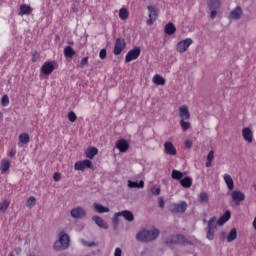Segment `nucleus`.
I'll list each match as a JSON object with an SVG mask.
<instances>
[{
  "mask_svg": "<svg viewBox=\"0 0 256 256\" xmlns=\"http://www.w3.org/2000/svg\"><path fill=\"white\" fill-rule=\"evenodd\" d=\"M231 219V211L227 210L217 221V225L223 226Z\"/></svg>",
  "mask_w": 256,
  "mask_h": 256,
  "instance_id": "nucleus-19",
  "label": "nucleus"
},
{
  "mask_svg": "<svg viewBox=\"0 0 256 256\" xmlns=\"http://www.w3.org/2000/svg\"><path fill=\"white\" fill-rule=\"evenodd\" d=\"M223 179L228 187L229 191H233L235 189V182L233 181V178L229 174H224Z\"/></svg>",
  "mask_w": 256,
  "mask_h": 256,
  "instance_id": "nucleus-16",
  "label": "nucleus"
},
{
  "mask_svg": "<svg viewBox=\"0 0 256 256\" xmlns=\"http://www.w3.org/2000/svg\"><path fill=\"white\" fill-rule=\"evenodd\" d=\"M141 55V48L139 46H135L132 50H130L125 56V63H131V61H135L139 59Z\"/></svg>",
  "mask_w": 256,
  "mask_h": 256,
  "instance_id": "nucleus-4",
  "label": "nucleus"
},
{
  "mask_svg": "<svg viewBox=\"0 0 256 256\" xmlns=\"http://www.w3.org/2000/svg\"><path fill=\"white\" fill-rule=\"evenodd\" d=\"M53 1H57V0H53Z\"/></svg>",
  "mask_w": 256,
  "mask_h": 256,
  "instance_id": "nucleus-60",
  "label": "nucleus"
},
{
  "mask_svg": "<svg viewBox=\"0 0 256 256\" xmlns=\"http://www.w3.org/2000/svg\"><path fill=\"white\" fill-rule=\"evenodd\" d=\"M179 117L182 120L189 121L191 119V113L189 112V107L187 105H182L179 107Z\"/></svg>",
  "mask_w": 256,
  "mask_h": 256,
  "instance_id": "nucleus-11",
  "label": "nucleus"
},
{
  "mask_svg": "<svg viewBox=\"0 0 256 256\" xmlns=\"http://www.w3.org/2000/svg\"><path fill=\"white\" fill-rule=\"evenodd\" d=\"M70 215L73 219H81L87 215V212L82 207H77L71 210Z\"/></svg>",
  "mask_w": 256,
  "mask_h": 256,
  "instance_id": "nucleus-12",
  "label": "nucleus"
},
{
  "mask_svg": "<svg viewBox=\"0 0 256 256\" xmlns=\"http://www.w3.org/2000/svg\"><path fill=\"white\" fill-rule=\"evenodd\" d=\"M82 245H85V247H93L95 246V242H87L85 240H81Z\"/></svg>",
  "mask_w": 256,
  "mask_h": 256,
  "instance_id": "nucleus-52",
  "label": "nucleus"
},
{
  "mask_svg": "<svg viewBox=\"0 0 256 256\" xmlns=\"http://www.w3.org/2000/svg\"><path fill=\"white\" fill-rule=\"evenodd\" d=\"M121 255H123V251L121 250V248H116L114 252V256H121Z\"/></svg>",
  "mask_w": 256,
  "mask_h": 256,
  "instance_id": "nucleus-55",
  "label": "nucleus"
},
{
  "mask_svg": "<svg viewBox=\"0 0 256 256\" xmlns=\"http://www.w3.org/2000/svg\"><path fill=\"white\" fill-rule=\"evenodd\" d=\"M231 199L236 205H240V203L245 199V193L241 190H234L231 192Z\"/></svg>",
  "mask_w": 256,
  "mask_h": 256,
  "instance_id": "nucleus-10",
  "label": "nucleus"
},
{
  "mask_svg": "<svg viewBox=\"0 0 256 256\" xmlns=\"http://www.w3.org/2000/svg\"><path fill=\"white\" fill-rule=\"evenodd\" d=\"M53 179L54 181H61V173L59 172H55L54 175H53Z\"/></svg>",
  "mask_w": 256,
  "mask_h": 256,
  "instance_id": "nucleus-53",
  "label": "nucleus"
},
{
  "mask_svg": "<svg viewBox=\"0 0 256 256\" xmlns=\"http://www.w3.org/2000/svg\"><path fill=\"white\" fill-rule=\"evenodd\" d=\"M31 13H33V8H31V6H29L27 4H22L20 6V12L18 15L23 17V15H31Z\"/></svg>",
  "mask_w": 256,
  "mask_h": 256,
  "instance_id": "nucleus-20",
  "label": "nucleus"
},
{
  "mask_svg": "<svg viewBox=\"0 0 256 256\" xmlns=\"http://www.w3.org/2000/svg\"><path fill=\"white\" fill-rule=\"evenodd\" d=\"M10 205H11V201L7 200V199L0 202V212L5 213V211H7V209H9Z\"/></svg>",
  "mask_w": 256,
  "mask_h": 256,
  "instance_id": "nucleus-35",
  "label": "nucleus"
},
{
  "mask_svg": "<svg viewBox=\"0 0 256 256\" xmlns=\"http://www.w3.org/2000/svg\"><path fill=\"white\" fill-rule=\"evenodd\" d=\"M237 239V229L233 228L227 235V242L231 243V241H235Z\"/></svg>",
  "mask_w": 256,
  "mask_h": 256,
  "instance_id": "nucleus-37",
  "label": "nucleus"
},
{
  "mask_svg": "<svg viewBox=\"0 0 256 256\" xmlns=\"http://www.w3.org/2000/svg\"><path fill=\"white\" fill-rule=\"evenodd\" d=\"M158 205L161 209H163V207H165V200H163L162 197L158 198Z\"/></svg>",
  "mask_w": 256,
  "mask_h": 256,
  "instance_id": "nucleus-54",
  "label": "nucleus"
},
{
  "mask_svg": "<svg viewBox=\"0 0 256 256\" xmlns=\"http://www.w3.org/2000/svg\"><path fill=\"white\" fill-rule=\"evenodd\" d=\"M160 233L159 229L156 228L152 230H142L137 233L136 239L142 243H150V241H155V239L159 237Z\"/></svg>",
  "mask_w": 256,
  "mask_h": 256,
  "instance_id": "nucleus-1",
  "label": "nucleus"
},
{
  "mask_svg": "<svg viewBox=\"0 0 256 256\" xmlns=\"http://www.w3.org/2000/svg\"><path fill=\"white\" fill-rule=\"evenodd\" d=\"M242 136L248 143H253V131H251L249 128H243Z\"/></svg>",
  "mask_w": 256,
  "mask_h": 256,
  "instance_id": "nucleus-18",
  "label": "nucleus"
},
{
  "mask_svg": "<svg viewBox=\"0 0 256 256\" xmlns=\"http://www.w3.org/2000/svg\"><path fill=\"white\" fill-rule=\"evenodd\" d=\"M97 153H99V149H97L96 147H89L86 152L85 155L87 157V159H94L95 155H97Z\"/></svg>",
  "mask_w": 256,
  "mask_h": 256,
  "instance_id": "nucleus-26",
  "label": "nucleus"
},
{
  "mask_svg": "<svg viewBox=\"0 0 256 256\" xmlns=\"http://www.w3.org/2000/svg\"><path fill=\"white\" fill-rule=\"evenodd\" d=\"M180 127L183 129V131H189V129L191 128V123L186 122L185 120H181Z\"/></svg>",
  "mask_w": 256,
  "mask_h": 256,
  "instance_id": "nucleus-41",
  "label": "nucleus"
},
{
  "mask_svg": "<svg viewBox=\"0 0 256 256\" xmlns=\"http://www.w3.org/2000/svg\"><path fill=\"white\" fill-rule=\"evenodd\" d=\"M68 119L70 123H75L77 121V115L75 114V112L70 111L68 113Z\"/></svg>",
  "mask_w": 256,
  "mask_h": 256,
  "instance_id": "nucleus-42",
  "label": "nucleus"
},
{
  "mask_svg": "<svg viewBox=\"0 0 256 256\" xmlns=\"http://www.w3.org/2000/svg\"><path fill=\"white\" fill-rule=\"evenodd\" d=\"M206 238L208 239V241H213V239H215V230H209L206 234Z\"/></svg>",
  "mask_w": 256,
  "mask_h": 256,
  "instance_id": "nucleus-46",
  "label": "nucleus"
},
{
  "mask_svg": "<svg viewBox=\"0 0 256 256\" xmlns=\"http://www.w3.org/2000/svg\"><path fill=\"white\" fill-rule=\"evenodd\" d=\"M31 141V138L29 137V134L22 133L19 135V143H22V145H27Z\"/></svg>",
  "mask_w": 256,
  "mask_h": 256,
  "instance_id": "nucleus-33",
  "label": "nucleus"
},
{
  "mask_svg": "<svg viewBox=\"0 0 256 256\" xmlns=\"http://www.w3.org/2000/svg\"><path fill=\"white\" fill-rule=\"evenodd\" d=\"M3 121V113L0 112V123Z\"/></svg>",
  "mask_w": 256,
  "mask_h": 256,
  "instance_id": "nucleus-58",
  "label": "nucleus"
},
{
  "mask_svg": "<svg viewBox=\"0 0 256 256\" xmlns=\"http://www.w3.org/2000/svg\"><path fill=\"white\" fill-rule=\"evenodd\" d=\"M15 155H17V150L15 148H10L8 150V156L9 157H15Z\"/></svg>",
  "mask_w": 256,
  "mask_h": 256,
  "instance_id": "nucleus-50",
  "label": "nucleus"
},
{
  "mask_svg": "<svg viewBox=\"0 0 256 256\" xmlns=\"http://www.w3.org/2000/svg\"><path fill=\"white\" fill-rule=\"evenodd\" d=\"M118 215H121V217H124L125 221H128L129 223L135 220V216L131 213V211H128V210L121 211L119 212Z\"/></svg>",
  "mask_w": 256,
  "mask_h": 256,
  "instance_id": "nucleus-23",
  "label": "nucleus"
},
{
  "mask_svg": "<svg viewBox=\"0 0 256 256\" xmlns=\"http://www.w3.org/2000/svg\"><path fill=\"white\" fill-rule=\"evenodd\" d=\"M93 207H94V211H96V213H109V208L101 205V204H97V203H94L93 204Z\"/></svg>",
  "mask_w": 256,
  "mask_h": 256,
  "instance_id": "nucleus-28",
  "label": "nucleus"
},
{
  "mask_svg": "<svg viewBox=\"0 0 256 256\" xmlns=\"http://www.w3.org/2000/svg\"><path fill=\"white\" fill-rule=\"evenodd\" d=\"M119 18L122 21H127L129 19V10L127 8H121L119 10Z\"/></svg>",
  "mask_w": 256,
  "mask_h": 256,
  "instance_id": "nucleus-31",
  "label": "nucleus"
},
{
  "mask_svg": "<svg viewBox=\"0 0 256 256\" xmlns=\"http://www.w3.org/2000/svg\"><path fill=\"white\" fill-rule=\"evenodd\" d=\"M193 45V39L191 38H186L185 40H181L180 42L177 43L176 45V51L178 53H185L189 47Z\"/></svg>",
  "mask_w": 256,
  "mask_h": 256,
  "instance_id": "nucleus-5",
  "label": "nucleus"
},
{
  "mask_svg": "<svg viewBox=\"0 0 256 256\" xmlns=\"http://www.w3.org/2000/svg\"><path fill=\"white\" fill-rule=\"evenodd\" d=\"M215 17H217V10H212V11L210 12V18H211V19H215Z\"/></svg>",
  "mask_w": 256,
  "mask_h": 256,
  "instance_id": "nucleus-56",
  "label": "nucleus"
},
{
  "mask_svg": "<svg viewBox=\"0 0 256 256\" xmlns=\"http://www.w3.org/2000/svg\"><path fill=\"white\" fill-rule=\"evenodd\" d=\"M0 169L2 173H7V170L11 169V162L7 159H3L0 164Z\"/></svg>",
  "mask_w": 256,
  "mask_h": 256,
  "instance_id": "nucleus-27",
  "label": "nucleus"
},
{
  "mask_svg": "<svg viewBox=\"0 0 256 256\" xmlns=\"http://www.w3.org/2000/svg\"><path fill=\"white\" fill-rule=\"evenodd\" d=\"M149 11V19L147 20V25L151 26L155 21H157V17H159V11L154 6H148Z\"/></svg>",
  "mask_w": 256,
  "mask_h": 256,
  "instance_id": "nucleus-9",
  "label": "nucleus"
},
{
  "mask_svg": "<svg viewBox=\"0 0 256 256\" xmlns=\"http://www.w3.org/2000/svg\"><path fill=\"white\" fill-rule=\"evenodd\" d=\"M40 71L41 73H43V75H51V73L55 71V66L53 65L52 62H45L42 65Z\"/></svg>",
  "mask_w": 256,
  "mask_h": 256,
  "instance_id": "nucleus-14",
  "label": "nucleus"
},
{
  "mask_svg": "<svg viewBox=\"0 0 256 256\" xmlns=\"http://www.w3.org/2000/svg\"><path fill=\"white\" fill-rule=\"evenodd\" d=\"M92 165L91 160L85 159L75 162L74 169L75 171H85V169H91Z\"/></svg>",
  "mask_w": 256,
  "mask_h": 256,
  "instance_id": "nucleus-7",
  "label": "nucleus"
},
{
  "mask_svg": "<svg viewBox=\"0 0 256 256\" xmlns=\"http://www.w3.org/2000/svg\"><path fill=\"white\" fill-rule=\"evenodd\" d=\"M170 211L173 215L177 213H185L187 211V202L181 201L179 204L173 203L170 205Z\"/></svg>",
  "mask_w": 256,
  "mask_h": 256,
  "instance_id": "nucleus-6",
  "label": "nucleus"
},
{
  "mask_svg": "<svg viewBox=\"0 0 256 256\" xmlns=\"http://www.w3.org/2000/svg\"><path fill=\"white\" fill-rule=\"evenodd\" d=\"M165 243L166 245H191V241L181 234L168 237Z\"/></svg>",
  "mask_w": 256,
  "mask_h": 256,
  "instance_id": "nucleus-3",
  "label": "nucleus"
},
{
  "mask_svg": "<svg viewBox=\"0 0 256 256\" xmlns=\"http://www.w3.org/2000/svg\"><path fill=\"white\" fill-rule=\"evenodd\" d=\"M75 50H73V47H71V46H66L65 48H64V56L65 57H68V58H72L74 55H75Z\"/></svg>",
  "mask_w": 256,
  "mask_h": 256,
  "instance_id": "nucleus-36",
  "label": "nucleus"
},
{
  "mask_svg": "<svg viewBox=\"0 0 256 256\" xmlns=\"http://www.w3.org/2000/svg\"><path fill=\"white\" fill-rule=\"evenodd\" d=\"M217 217H212L209 221H208V230L210 231H217Z\"/></svg>",
  "mask_w": 256,
  "mask_h": 256,
  "instance_id": "nucleus-29",
  "label": "nucleus"
},
{
  "mask_svg": "<svg viewBox=\"0 0 256 256\" xmlns=\"http://www.w3.org/2000/svg\"><path fill=\"white\" fill-rule=\"evenodd\" d=\"M116 148L120 151V153H127L129 151V142L125 139H120L116 141Z\"/></svg>",
  "mask_w": 256,
  "mask_h": 256,
  "instance_id": "nucleus-15",
  "label": "nucleus"
},
{
  "mask_svg": "<svg viewBox=\"0 0 256 256\" xmlns=\"http://www.w3.org/2000/svg\"><path fill=\"white\" fill-rule=\"evenodd\" d=\"M213 159H215V151L211 150L207 155L206 167H211V163H213Z\"/></svg>",
  "mask_w": 256,
  "mask_h": 256,
  "instance_id": "nucleus-38",
  "label": "nucleus"
},
{
  "mask_svg": "<svg viewBox=\"0 0 256 256\" xmlns=\"http://www.w3.org/2000/svg\"><path fill=\"white\" fill-rule=\"evenodd\" d=\"M164 153L166 155H172V156L177 155V148H175V146L173 145V142L167 141L164 143Z\"/></svg>",
  "mask_w": 256,
  "mask_h": 256,
  "instance_id": "nucleus-13",
  "label": "nucleus"
},
{
  "mask_svg": "<svg viewBox=\"0 0 256 256\" xmlns=\"http://www.w3.org/2000/svg\"><path fill=\"white\" fill-rule=\"evenodd\" d=\"M243 15V10L241 7L237 6L234 10L230 12V19H241Z\"/></svg>",
  "mask_w": 256,
  "mask_h": 256,
  "instance_id": "nucleus-21",
  "label": "nucleus"
},
{
  "mask_svg": "<svg viewBox=\"0 0 256 256\" xmlns=\"http://www.w3.org/2000/svg\"><path fill=\"white\" fill-rule=\"evenodd\" d=\"M37 202V199H35V197L31 196L30 198H28V200L26 201V207H29V209H31L32 207H35V203Z\"/></svg>",
  "mask_w": 256,
  "mask_h": 256,
  "instance_id": "nucleus-40",
  "label": "nucleus"
},
{
  "mask_svg": "<svg viewBox=\"0 0 256 256\" xmlns=\"http://www.w3.org/2000/svg\"><path fill=\"white\" fill-rule=\"evenodd\" d=\"M55 251L69 249V235L65 231L59 233V239L54 243Z\"/></svg>",
  "mask_w": 256,
  "mask_h": 256,
  "instance_id": "nucleus-2",
  "label": "nucleus"
},
{
  "mask_svg": "<svg viewBox=\"0 0 256 256\" xmlns=\"http://www.w3.org/2000/svg\"><path fill=\"white\" fill-rule=\"evenodd\" d=\"M128 187H130V189H143V187H145V182H143V180H140L138 183V182L129 180Z\"/></svg>",
  "mask_w": 256,
  "mask_h": 256,
  "instance_id": "nucleus-24",
  "label": "nucleus"
},
{
  "mask_svg": "<svg viewBox=\"0 0 256 256\" xmlns=\"http://www.w3.org/2000/svg\"><path fill=\"white\" fill-rule=\"evenodd\" d=\"M184 145L186 149H191V147H193V141L185 140Z\"/></svg>",
  "mask_w": 256,
  "mask_h": 256,
  "instance_id": "nucleus-51",
  "label": "nucleus"
},
{
  "mask_svg": "<svg viewBox=\"0 0 256 256\" xmlns=\"http://www.w3.org/2000/svg\"><path fill=\"white\" fill-rule=\"evenodd\" d=\"M1 105H2V107H8V105H9V96L8 95L2 96Z\"/></svg>",
  "mask_w": 256,
  "mask_h": 256,
  "instance_id": "nucleus-45",
  "label": "nucleus"
},
{
  "mask_svg": "<svg viewBox=\"0 0 256 256\" xmlns=\"http://www.w3.org/2000/svg\"><path fill=\"white\" fill-rule=\"evenodd\" d=\"M92 220L96 223V225H98V227H100L101 229H109V225L107 224V222H105V220H103V218L99 217V216H93Z\"/></svg>",
  "mask_w": 256,
  "mask_h": 256,
  "instance_id": "nucleus-17",
  "label": "nucleus"
},
{
  "mask_svg": "<svg viewBox=\"0 0 256 256\" xmlns=\"http://www.w3.org/2000/svg\"><path fill=\"white\" fill-rule=\"evenodd\" d=\"M119 217H121V214H119V212L114 214L113 219H112V223L114 225H118L119 224Z\"/></svg>",
  "mask_w": 256,
  "mask_h": 256,
  "instance_id": "nucleus-47",
  "label": "nucleus"
},
{
  "mask_svg": "<svg viewBox=\"0 0 256 256\" xmlns=\"http://www.w3.org/2000/svg\"><path fill=\"white\" fill-rule=\"evenodd\" d=\"M14 251H15L16 255H20L22 249H21V247H16V248L14 249Z\"/></svg>",
  "mask_w": 256,
  "mask_h": 256,
  "instance_id": "nucleus-57",
  "label": "nucleus"
},
{
  "mask_svg": "<svg viewBox=\"0 0 256 256\" xmlns=\"http://www.w3.org/2000/svg\"><path fill=\"white\" fill-rule=\"evenodd\" d=\"M125 47H127V43H125V39L123 38H117L114 46V55H121L123 51L125 50Z\"/></svg>",
  "mask_w": 256,
  "mask_h": 256,
  "instance_id": "nucleus-8",
  "label": "nucleus"
},
{
  "mask_svg": "<svg viewBox=\"0 0 256 256\" xmlns=\"http://www.w3.org/2000/svg\"><path fill=\"white\" fill-rule=\"evenodd\" d=\"M171 177L175 181H181L183 179V172L174 169V170H172Z\"/></svg>",
  "mask_w": 256,
  "mask_h": 256,
  "instance_id": "nucleus-34",
  "label": "nucleus"
},
{
  "mask_svg": "<svg viewBox=\"0 0 256 256\" xmlns=\"http://www.w3.org/2000/svg\"><path fill=\"white\" fill-rule=\"evenodd\" d=\"M175 31H177L175 24H173L171 22L166 24V26L164 28V33H166V35H175Z\"/></svg>",
  "mask_w": 256,
  "mask_h": 256,
  "instance_id": "nucleus-25",
  "label": "nucleus"
},
{
  "mask_svg": "<svg viewBox=\"0 0 256 256\" xmlns=\"http://www.w3.org/2000/svg\"><path fill=\"white\" fill-rule=\"evenodd\" d=\"M152 81L154 85H165V78L159 74L154 75Z\"/></svg>",
  "mask_w": 256,
  "mask_h": 256,
  "instance_id": "nucleus-30",
  "label": "nucleus"
},
{
  "mask_svg": "<svg viewBox=\"0 0 256 256\" xmlns=\"http://www.w3.org/2000/svg\"><path fill=\"white\" fill-rule=\"evenodd\" d=\"M8 256H15V254L13 252H11Z\"/></svg>",
  "mask_w": 256,
  "mask_h": 256,
  "instance_id": "nucleus-59",
  "label": "nucleus"
},
{
  "mask_svg": "<svg viewBox=\"0 0 256 256\" xmlns=\"http://www.w3.org/2000/svg\"><path fill=\"white\" fill-rule=\"evenodd\" d=\"M40 57H41V55L39 54V52L33 51L32 58H31L32 63H37L39 61Z\"/></svg>",
  "mask_w": 256,
  "mask_h": 256,
  "instance_id": "nucleus-43",
  "label": "nucleus"
},
{
  "mask_svg": "<svg viewBox=\"0 0 256 256\" xmlns=\"http://www.w3.org/2000/svg\"><path fill=\"white\" fill-rule=\"evenodd\" d=\"M100 59H106L107 58V49H101L99 53Z\"/></svg>",
  "mask_w": 256,
  "mask_h": 256,
  "instance_id": "nucleus-48",
  "label": "nucleus"
},
{
  "mask_svg": "<svg viewBox=\"0 0 256 256\" xmlns=\"http://www.w3.org/2000/svg\"><path fill=\"white\" fill-rule=\"evenodd\" d=\"M209 9L217 10L219 7H221V1L220 0H209L208 2Z\"/></svg>",
  "mask_w": 256,
  "mask_h": 256,
  "instance_id": "nucleus-32",
  "label": "nucleus"
},
{
  "mask_svg": "<svg viewBox=\"0 0 256 256\" xmlns=\"http://www.w3.org/2000/svg\"><path fill=\"white\" fill-rule=\"evenodd\" d=\"M151 192H152V195H161V188L157 187H152L151 188Z\"/></svg>",
  "mask_w": 256,
  "mask_h": 256,
  "instance_id": "nucleus-49",
  "label": "nucleus"
},
{
  "mask_svg": "<svg viewBox=\"0 0 256 256\" xmlns=\"http://www.w3.org/2000/svg\"><path fill=\"white\" fill-rule=\"evenodd\" d=\"M180 185L184 188V189H189V187H191V185H193V178L186 176L184 178H182L180 180Z\"/></svg>",
  "mask_w": 256,
  "mask_h": 256,
  "instance_id": "nucleus-22",
  "label": "nucleus"
},
{
  "mask_svg": "<svg viewBox=\"0 0 256 256\" xmlns=\"http://www.w3.org/2000/svg\"><path fill=\"white\" fill-rule=\"evenodd\" d=\"M200 203H209V195L207 192H201L199 194Z\"/></svg>",
  "mask_w": 256,
  "mask_h": 256,
  "instance_id": "nucleus-39",
  "label": "nucleus"
},
{
  "mask_svg": "<svg viewBox=\"0 0 256 256\" xmlns=\"http://www.w3.org/2000/svg\"><path fill=\"white\" fill-rule=\"evenodd\" d=\"M88 64H89V56H86V57L82 58L78 67H80V69H83L85 67V65H88Z\"/></svg>",
  "mask_w": 256,
  "mask_h": 256,
  "instance_id": "nucleus-44",
  "label": "nucleus"
}]
</instances>
